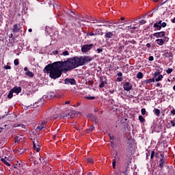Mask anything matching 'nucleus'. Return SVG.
Instances as JSON below:
<instances>
[{
	"instance_id": "obj_1",
	"label": "nucleus",
	"mask_w": 175,
	"mask_h": 175,
	"mask_svg": "<svg viewBox=\"0 0 175 175\" xmlns=\"http://www.w3.org/2000/svg\"><path fill=\"white\" fill-rule=\"evenodd\" d=\"M94 59L91 56H80L68 59L65 62H55L52 64H48L44 69V73H49L51 79H59L62 75V72H68L79 66H83L85 64H88Z\"/></svg>"
},
{
	"instance_id": "obj_2",
	"label": "nucleus",
	"mask_w": 175,
	"mask_h": 175,
	"mask_svg": "<svg viewBox=\"0 0 175 175\" xmlns=\"http://www.w3.org/2000/svg\"><path fill=\"white\" fill-rule=\"evenodd\" d=\"M49 121H50L49 118H44L40 120L39 125L36 128V131H42V129L47 128V122H49Z\"/></svg>"
},
{
	"instance_id": "obj_3",
	"label": "nucleus",
	"mask_w": 175,
	"mask_h": 175,
	"mask_svg": "<svg viewBox=\"0 0 175 175\" xmlns=\"http://www.w3.org/2000/svg\"><path fill=\"white\" fill-rule=\"evenodd\" d=\"M2 152L3 153V157L4 158H1V161L3 163H5L7 166H10V163L8 162V155H9V151L3 149L2 150Z\"/></svg>"
},
{
	"instance_id": "obj_4",
	"label": "nucleus",
	"mask_w": 175,
	"mask_h": 175,
	"mask_svg": "<svg viewBox=\"0 0 175 175\" xmlns=\"http://www.w3.org/2000/svg\"><path fill=\"white\" fill-rule=\"evenodd\" d=\"M94 47V44H85L81 46L82 53H88L91 49Z\"/></svg>"
},
{
	"instance_id": "obj_5",
	"label": "nucleus",
	"mask_w": 175,
	"mask_h": 175,
	"mask_svg": "<svg viewBox=\"0 0 175 175\" xmlns=\"http://www.w3.org/2000/svg\"><path fill=\"white\" fill-rule=\"evenodd\" d=\"M163 79V76L160 74L159 72H156L154 73V80L155 81H161Z\"/></svg>"
},
{
	"instance_id": "obj_6",
	"label": "nucleus",
	"mask_w": 175,
	"mask_h": 175,
	"mask_svg": "<svg viewBox=\"0 0 175 175\" xmlns=\"http://www.w3.org/2000/svg\"><path fill=\"white\" fill-rule=\"evenodd\" d=\"M123 88H124V91H131V90H132V83H131L129 82H126L123 85Z\"/></svg>"
},
{
	"instance_id": "obj_7",
	"label": "nucleus",
	"mask_w": 175,
	"mask_h": 175,
	"mask_svg": "<svg viewBox=\"0 0 175 175\" xmlns=\"http://www.w3.org/2000/svg\"><path fill=\"white\" fill-rule=\"evenodd\" d=\"M33 149L35 150V151H37V152H39V151H40V145L39 144V142H38V140L33 141Z\"/></svg>"
},
{
	"instance_id": "obj_8",
	"label": "nucleus",
	"mask_w": 175,
	"mask_h": 175,
	"mask_svg": "<svg viewBox=\"0 0 175 175\" xmlns=\"http://www.w3.org/2000/svg\"><path fill=\"white\" fill-rule=\"evenodd\" d=\"M21 29V26L20 24H15L13 27L12 32L13 33H17Z\"/></svg>"
},
{
	"instance_id": "obj_9",
	"label": "nucleus",
	"mask_w": 175,
	"mask_h": 175,
	"mask_svg": "<svg viewBox=\"0 0 175 175\" xmlns=\"http://www.w3.org/2000/svg\"><path fill=\"white\" fill-rule=\"evenodd\" d=\"M116 36V31H109L105 33V38H107L108 39H111V38H114Z\"/></svg>"
},
{
	"instance_id": "obj_10",
	"label": "nucleus",
	"mask_w": 175,
	"mask_h": 175,
	"mask_svg": "<svg viewBox=\"0 0 175 175\" xmlns=\"http://www.w3.org/2000/svg\"><path fill=\"white\" fill-rule=\"evenodd\" d=\"M107 21L96 20V21L93 22V24L98 23L97 25V27H103V25H102V24H107Z\"/></svg>"
},
{
	"instance_id": "obj_11",
	"label": "nucleus",
	"mask_w": 175,
	"mask_h": 175,
	"mask_svg": "<svg viewBox=\"0 0 175 175\" xmlns=\"http://www.w3.org/2000/svg\"><path fill=\"white\" fill-rule=\"evenodd\" d=\"M107 84V80L106 78L100 79V83L99 85L100 88H105Z\"/></svg>"
},
{
	"instance_id": "obj_12",
	"label": "nucleus",
	"mask_w": 175,
	"mask_h": 175,
	"mask_svg": "<svg viewBox=\"0 0 175 175\" xmlns=\"http://www.w3.org/2000/svg\"><path fill=\"white\" fill-rule=\"evenodd\" d=\"M165 31H160V32H157L153 33V36L154 38H163V36H165Z\"/></svg>"
},
{
	"instance_id": "obj_13",
	"label": "nucleus",
	"mask_w": 175,
	"mask_h": 175,
	"mask_svg": "<svg viewBox=\"0 0 175 175\" xmlns=\"http://www.w3.org/2000/svg\"><path fill=\"white\" fill-rule=\"evenodd\" d=\"M65 83L66 84H71V85H75L76 84V80H75V79H66Z\"/></svg>"
},
{
	"instance_id": "obj_14",
	"label": "nucleus",
	"mask_w": 175,
	"mask_h": 175,
	"mask_svg": "<svg viewBox=\"0 0 175 175\" xmlns=\"http://www.w3.org/2000/svg\"><path fill=\"white\" fill-rule=\"evenodd\" d=\"M12 92H14L15 94H20L21 92V88L20 87H14L13 89H12Z\"/></svg>"
},
{
	"instance_id": "obj_15",
	"label": "nucleus",
	"mask_w": 175,
	"mask_h": 175,
	"mask_svg": "<svg viewBox=\"0 0 175 175\" xmlns=\"http://www.w3.org/2000/svg\"><path fill=\"white\" fill-rule=\"evenodd\" d=\"M165 162H166V159H165L163 157L159 161V166L161 169H163V165H165Z\"/></svg>"
},
{
	"instance_id": "obj_16",
	"label": "nucleus",
	"mask_w": 175,
	"mask_h": 175,
	"mask_svg": "<svg viewBox=\"0 0 175 175\" xmlns=\"http://www.w3.org/2000/svg\"><path fill=\"white\" fill-rule=\"evenodd\" d=\"M153 27L155 28L154 31H161V29H162V26H161V25H158L157 23H154Z\"/></svg>"
},
{
	"instance_id": "obj_17",
	"label": "nucleus",
	"mask_w": 175,
	"mask_h": 175,
	"mask_svg": "<svg viewBox=\"0 0 175 175\" xmlns=\"http://www.w3.org/2000/svg\"><path fill=\"white\" fill-rule=\"evenodd\" d=\"M156 42L159 46H163V44H164L165 43L163 39H157L156 40Z\"/></svg>"
},
{
	"instance_id": "obj_18",
	"label": "nucleus",
	"mask_w": 175,
	"mask_h": 175,
	"mask_svg": "<svg viewBox=\"0 0 175 175\" xmlns=\"http://www.w3.org/2000/svg\"><path fill=\"white\" fill-rule=\"evenodd\" d=\"M153 111L157 117H159V115L161 114V111L159 109L154 108Z\"/></svg>"
},
{
	"instance_id": "obj_19",
	"label": "nucleus",
	"mask_w": 175,
	"mask_h": 175,
	"mask_svg": "<svg viewBox=\"0 0 175 175\" xmlns=\"http://www.w3.org/2000/svg\"><path fill=\"white\" fill-rule=\"evenodd\" d=\"M13 94H14V92L11 90L8 93V98H9V99H12L13 98Z\"/></svg>"
},
{
	"instance_id": "obj_20",
	"label": "nucleus",
	"mask_w": 175,
	"mask_h": 175,
	"mask_svg": "<svg viewBox=\"0 0 175 175\" xmlns=\"http://www.w3.org/2000/svg\"><path fill=\"white\" fill-rule=\"evenodd\" d=\"M25 75L28 76L29 77H33L34 76L33 72L29 70L25 72Z\"/></svg>"
},
{
	"instance_id": "obj_21",
	"label": "nucleus",
	"mask_w": 175,
	"mask_h": 175,
	"mask_svg": "<svg viewBox=\"0 0 175 175\" xmlns=\"http://www.w3.org/2000/svg\"><path fill=\"white\" fill-rule=\"evenodd\" d=\"M146 81V84H150L151 83H154L155 81V79H147Z\"/></svg>"
},
{
	"instance_id": "obj_22",
	"label": "nucleus",
	"mask_w": 175,
	"mask_h": 175,
	"mask_svg": "<svg viewBox=\"0 0 175 175\" xmlns=\"http://www.w3.org/2000/svg\"><path fill=\"white\" fill-rule=\"evenodd\" d=\"M139 120L140 121V122H145L146 119H144V118L142 116H139Z\"/></svg>"
},
{
	"instance_id": "obj_23",
	"label": "nucleus",
	"mask_w": 175,
	"mask_h": 175,
	"mask_svg": "<svg viewBox=\"0 0 175 175\" xmlns=\"http://www.w3.org/2000/svg\"><path fill=\"white\" fill-rule=\"evenodd\" d=\"M137 79H143V73L142 72H138L137 75Z\"/></svg>"
},
{
	"instance_id": "obj_24",
	"label": "nucleus",
	"mask_w": 175,
	"mask_h": 175,
	"mask_svg": "<svg viewBox=\"0 0 175 175\" xmlns=\"http://www.w3.org/2000/svg\"><path fill=\"white\" fill-rule=\"evenodd\" d=\"M53 118H54V120H61V116L59 115L53 116Z\"/></svg>"
},
{
	"instance_id": "obj_25",
	"label": "nucleus",
	"mask_w": 175,
	"mask_h": 175,
	"mask_svg": "<svg viewBox=\"0 0 175 175\" xmlns=\"http://www.w3.org/2000/svg\"><path fill=\"white\" fill-rule=\"evenodd\" d=\"M94 129H95V127H94V126H92L89 129L87 130V133H88V132H92Z\"/></svg>"
},
{
	"instance_id": "obj_26",
	"label": "nucleus",
	"mask_w": 175,
	"mask_h": 175,
	"mask_svg": "<svg viewBox=\"0 0 175 175\" xmlns=\"http://www.w3.org/2000/svg\"><path fill=\"white\" fill-rule=\"evenodd\" d=\"M141 113L142 116H146V113H147V111H146V109L143 108L141 109Z\"/></svg>"
},
{
	"instance_id": "obj_27",
	"label": "nucleus",
	"mask_w": 175,
	"mask_h": 175,
	"mask_svg": "<svg viewBox=\"0 0 175 175\" xmlns=\"http://www.w3.org/2000/svg\"><path fill=\"white\" fill-rule=\"evenodd\" d=\"M85 99H88L89 100H92L95 99V96H86Z\"/></svg>"
},
{
	"instance_id": "obj_28",
	"label": "nucleus",
	"mask_w": 175,
	"mask_h": 175,
	"mask_svg": "<svg viewBox=\"0 0 175 175\" xmlns=\"http://www.w3.org/2000/svg\"><path fill=\"white\" fill-rule=\"evenodd\" d=\"M21 140V137H16L15 138V143H18Z\"/></svg>"
},
{
	"instance_id": "obj_29",
	"label": "nucleus",
	"mask_w": 175,
	"mask_h": 175,
	"mask_svg": "<svg viewBox=\"0 0 175 175\" xmlns=\"http://www.w3.org/2000/svg\"><path fill=\"white\" fill-rule=\"evenodd\" d=\"M87 161L88 163H94V160H92L91 158H88Z\"/></svg>"
},
{
	"instance_id": "obj_30",
	"label": "nucleus",
	"mask_w": 175,
	"mask_h": 175,
	"mask_svg": "<svg viewBox=\"0 0 175 175\" xmlns=\"http://www.w3.org/2000/svg\"><path fill=\"white\" fill-rule=\"evenodd\" d=\"M172 72H173V69L172 68H168L167 70H166V73H167L168 75H170Z\"/></svg>"
},
{
	"instance_id": "obj_31",
	"label": "nucleus",
	"mask_w": 175,
	"mask_h": 175,
	"mask_svg": "<svg viewBox=\"0 0 175 175\" xmlns=\"http://www.w3.org/2000/svg\"><path fill=\"white\" fill-rule=\"evenodd\" d=\"M95 33L94 32H88L87 33V36H94Z\"/></svg>"
},
{
	"instance_id": "obj_32",
	"label": "nucleus",
	"mask_w": 175,
	"mask_h": 175,
	"mask_svg": "<svg viewBox=\"0 0 175 175\" xmlns=\"http://www.w3.org/2000/svg\"><path fill=\"white\" fill-rule=\"evenodd\" d=\"M62 55H64V57H66V55H69V52H68V51H64L62 53Z\"/></svg>"
},
{
	"instance_id": "obj_33",
	"label": "nucleus",
	"mask_w": 175,
	"mask_h": 175,
	"mask_svg": "<svg viewBox=\"0 0 175 175\" xmlns=\"http://www.w3.org/2000/svg\"><path fill=\"white\" fill-rule=\"evenodd\" d=\"M112 161H113L112 166H113V169H116V159H113Z\"/></svg>"
},
{
	"instance_id": "obj_34",
	"label": "nucleus",
	"mask_w": 175,
	"mask_h": 175,
	"mask_svg": "<svg viewBox=\"0 0 175 175\" xmlns=\"http://www.w3.org/2000/svg\"><path fill=\"white\" fill-rule=\"evenodd\" d=\"M14 65H16V66L18 65L19 62H18V59H16L14 61Z\"/></svg>"
},
{
	"instance_id": "obj_35",
	"label": "nucleus",
	"mask_w": 175,
	"mask_h": 175,
	"mask_svg": "<svg viewBox=\"0 0 175 175\" xmlns=\"http://www.w3.org/2000/svg\"><path fill=\"white\" fill-rule=\"evenodd\" d=\"M166 25H167L166 23L163 22L161 23V27H162L163 28H165Z\"/></svg>"
},
{
	"instance_id": "obj_36",
	"label": "nucleus",
	"mask_w": 175,
	"mask_h": 175,
	"mask_svg": "<svg viewBox=\"0 0 175 175\" xmlns=\"http://www.w3.org/2000/svg\"><path fill=\"white\" fill-rule=\"evenodd\" d=\"M18 126H21L23 129H25V128H27V126L25 124H19Z\"/></svg>"
},
{
	"instance_id": "obj_37",
	"label": "nucleus",
	"mask_w": 175,
	"mask_h": 175,
	"mask_svg": "<svg viewBox=\"0 0 175 175\" xmlns=\"http://www.w3.org/2000/svg\"><path fill=\"white\" fill-rule=\"evenodd\" d=\"M154 155H155V152L152 151L151 152V155H150V159H152V158H154Z\"/></svg>"
},
{
	"instance_id": "obj_38",
	"label": "nucleus",
	"mask_w": 175,
	"mask_h": 175,
	"mask_svg": "<svg viewBox=\"0 0 175 175\" xmlns=\"http://www.w3.org/2000/svg\"><path fill=\"white\" fill-rule=\"evenodd\" d=\"M163 40H164V42H169V38H167V37H164L163 39Z\"/></svg>"
},
{
	"instance_id": "obj_39",
	"label": "nucleus",
	"mask_w": 175,
	"mask_h": 175,
	"mask_svg": "<svg viewBox=\"0 0 175 175\" xmlns=\"http://www.w3.org/2000/svg\"><path fill=\"white\" fill-rule=\"evenodd\" d=\"M102 51H103V49H97V52L98 53V54H100V53H102Z\"/></svg>"
},
{
	"instance_id": "obj_40",
	"label": "nucleus",
	"mask_w": 175,
	"mask_h": 175,
	"mask_svg": "<svg viewBox=\"0 0 175 175\" xmlns=\"http://www.w3.org/2000/svg\"><path fill=\"white\" fill-rule=\"evenodd\" d=\"M171 125H172V126H175V121L174 120H171Z\"/></svg>"
},
{
	"instance_id": "obj_41",
	"label": "nucleus",
	"mask_w": 175,
	"mask_h": 175,
	"mask_svg": "<svg viewBox=\"0 0 175 175\" xmlns=\"http://www.w3.org/2000/svg\"><path fill=\"white\" fill-rule=\"evenodd\" d=\"M149 61H154V57L153 56H150L148 58Z\"/></svg>"
},
{
	"instance_id": "obj_42",
	"label": "nucleus",
	"mask_w": 175,
	"mask_h": 175,
	"mask_svg": "<svg viewBox=\"0 0 175 175\" xmlns=\"http://www.w3.org/2000/svg\"><path fill=\"white\" fill-rule=\"evenodd\" d=\"M139 24H146V21L144 20H141Z\"/></svg>"
},
{
	"instance_id": "obj_43",
	"label": "nucleus",
	"mask_w": 175,
	"mask_h": 175,
	"mask_svg": "<svg viewBox=\"0 0 175 175\" xmlns=\"http://www.w3.org/2000/svg\"><path fill=\"white\" fill-rule=\"evenodd\" d=\"M118 77H122V72H119L118 73Z\"/></svg>"
},
{
	"instance_id": "obj_44",
	"label": "nucleus",
	"mask_w": 175,
	"mask_h": 175,
	"mask_svg": "<svg viewBox=\"0 0 175 175\" xmlns=\"http://www.w3.org/2000/svg\"><path fill=\"white\" fill-rule=\"evenodd\" d=\"M5 69H12V67L10 66H5Z\"/></svg>"
},
{
	"instance_id": "obj_45",
	"label": "nucleus",
	"mask_w": 175,
	"mask_h": 175,
	"mask_svg": "<svg viewBox=\"0 0 175 175\" xmlns=\"http://www.w3.org/2000/svg\"><path fill=\"white\" fill-rule=\"evenodd\" d=\"M146 47H148V49H150L151 47V44L150 43H147L146 44Z\"/></svg>"
},
{
	"instance_id": "obj_46",
	"label": "nucleus",
	"mask_w": 175,
	"mask_h": 175,
	"mask_svg": "<svg viewBox=\"0 0 175 175\" xmlns=\"http://www.w3.org/2000/svg\"><path fill=\"white\" fill-rule=\"evenodd\" d=\"M156 24L159 25H162V21H159V22H157Z\"/></svg>"
},
{
	"instance_id": "obj_47",
	"label": "nucleus",
	"mask_w": 175,
	"mask_h": 175,
	"mask_svg": "<svg viewBox=\"0 0 175 175\" xmlns=\"http://www.w3.org/2000/svg\"><path fill=\"white\" fill-rule=\"evenodd\" d=\"M171 113H172L173 116H175V109H173L172 111H171Z\"/></svg>"
},
{
	"instance_id": "obj_48",
	"label": "nucleus",
	"mask_w": 175,
	"mask_h": 175,
	"mask_svg": "<svg viewBox=\"0 0 175 175\" xmlns=\"http://www.w3.org/2000/svg\"><path fill=\"white\" fill-rule=\"evenodd\" d=\"M40 161L42 163H43V161H44V159H43V157H40Z\"/></svg>"
},
{
	"instance_id": "obj_49",
	"label": "nucleus",
	"mask_w": 175,
	"mask_h": 175,
	"mask_svg": "<svg viewBox=\"0 0 175 175\" xmlns=\"http://www.w3.org/2000/svg\"><path fill=\"white\" fill-rule=\"evenodd\" d=\"M3 132V128L0 127V133H2Z\"/></svg>"
},
{
	"instance_id": "obj_50",
	"label": "nucleus",
	"mask_w": 175,
	"mask_h": 175,
	"mask_svg": "<svg viewBox=\"0 0 175 175\" xmlns=\"http://www.w3.org/2000/svg\"><path fill=\"white\" fill-rule=\"evenodd\" d=\"M24 70H25V72H29V70H28V68H27V67H25Z\"/></svg>"
},
{
	"instance_id": "obj_51",
	"label": "nucleus",
	"mask_w": 175,
	"mask_h": 175,
	"mask_svg": "<svg viewBox=\"0 0 175 175\" xmlns=\"http://www.w3.org/2000/svg\"><path fill=\"white\" fill-rule=\"evenodd\" d=\"M57 136H58V134H56V135H55L53 136V138L55 139V137H57Z\"/></svg>"
},
{
	"instance_id": "obj_52",
	"label": "nucleus",
	"mask_w": 175,
	"mask_h": 175,
	"mask_svg": "<svg viewBox=\"0 0 175 175\" xmlns=\"http://www.w3.org/2000/svg\"><path fill=\"white\" fill-rule=\"evenodd\" d=\"M118 80L119 81H122V77L118 78Z\"/></svg>"
},
{
	"instance_id": "obj_53",
	"label": "nucleus",
	"mask_w": 175,
	"mask_h": 175,
	"mask_svg": "<svg viewBox=\"0 0 175 175\" xmlns=\"http://www.w3.org/2000/svg\"><path fill=\"white\" fill-rule=\"evenodd\" d=\"M172 23H175V17L172 20Z\"/></svg>"
},
{
	"instance_id": "obj_54",
	"label": "nucleus",
	"mask_w": 175,
	"mask_h": 175,
	"mask_svg": "<svg viewBox=\"0 0 175 175\" xmlns=\"http://www.w3.org/2000/svg\"><path fill=\"white\" fill-rule=\"evenodd\" d=\"M69 103H70V101H66L65 105H69Z\"/></svg>"
},
{
	"instance_id": "obj_55",
	"label": "nucleus",
	"mask_w": 175,
	"mask_h": 175,
	"mask_svg": "<svg viewBox=\"0 0 175 175\" xmlns=\"http://www.w3.org/2000/svg\"><path fill=\"white\" fill-rule=\"evenodd\" d=\"M110 139H114V136L113 135H109Z\"/></svg>"
},
{
	"instance_id": "obj_56",
	"label": "nucleus",
	"mask_w": 175,
	"mask_h": 175,
	"mask_svg": "<svg viewBox=\"0 0 175 175\" xmlns=\"http://www.w3.org/2000/svg\"><path fill=\"white\" fill-rule=\"evenodd\" d=\"M51 95H52L53 97L55 96L53 92H51Z\"/></svg>"
},
{
	"instance_id": "obj_57",
	"label": "nucleus",
	"mask_w": 175,
	"mask_h": 175,
	"mask_svg": "<svg viewBox=\"0 0 175 175\" xmlns=\"http://www.w3.org/2000/svg\"><path fill=\"white\" fill-rule=\"evenodd\" d=\"M157 87H161V84H160L159 83H158L157 84Z\"/></svg>"
},
{
	"instance_id": "obj_58",
	"label": "nucleus",
	"mask_w": 175,
	"mask_h": 175,
	"mask_svg": "<svg viewBox=\"0 0 175 175\" xmlns=\"http://www.w3.org/2000/svg\"><path fill=\"white\" fill-rule=\"evenodd\" d=\"M120 20L124 21V20H125V18L124 17H121Z\"/></svg>"
},
{
	"instance_id": "obj_59",
	"label": "nucleus",
	"mask_w": 175,
	"mask_h": 175,
	"mask_svg": "<svg viewBox=\"0 0 175 175\" xmlns=\"http://www.w3.org/2000/svg\"><path fill=\"white\" fill-rule=\"evenodd\" d=\"M88 175H92V172H88Z\"/></svg>"
},
{
	"instance_id": "obj_60",
	"label": "nucleus",
	"mask_w": 175,
	"mask_h": 175,
	"mask_svg": "<svg viewBox=\"0 0 175 175\" xmlns=\"http://www.w3.org/2000/svg\"><path fill=\"white\" fill-rule=\"evenodd\" d=\"M29 32H32V29H29Z\"/></svg>"
},
{
	"instance_id": "obj_61",
	"label": "nucleus",
	"mask_w": 175,
	"mask_h": 175,
	"mask_svg": "<svg viewBox=\"0 0 175 175\" xmlns=\"http://www.w3.org/2000/svg\"><path fill=\"white\" fill-rule=\"evenodd\" d=\"M159 0H153V2H158Z\"/></svg>"
},
{
	"instance_id": "obj_62",
	"label": "nucleus",
	"mask_w": 175,
	"mask_h": 175,
	"mask_svg": "<svg viewBox=\"0 0 175 175\" xmlns=\"http://www.w3.org/2000/svg\"><path fill=\"white\" fill-rule=\"evenodd\" d=\"M55 54H57V53H58V51H55Z\"/></svg>"
},
{
	"instance_id": "obj_63",
	"label": "nucleus",
	"mask_w": 175,
	"mask_h": 175,
	"mask_svg": "<svg viewBox=\"0 0 175 175\" xmlns=\"http://www.w3.org/2000/svg\"><path fill=\"white\" fill-rule=\"evenodd\" d=\"M173 90L175 91V85H174V87H173Z\"/></svg>"
},
{
	"instance_id": "obj_64",
	"label": "nucleus",
	"mask_w": 175,
	"mask_h": 175,
	"mask_svg": "<svg viewBox=\"0 0 175 175\" xmlns=\"http://www.w3.org/2000/svg\"><path fill=\"white\" fill-rule=\"evenodd\" d=\"M109 92H110V94H113V91H109Z\"/></svg>"
}]
</instances>
